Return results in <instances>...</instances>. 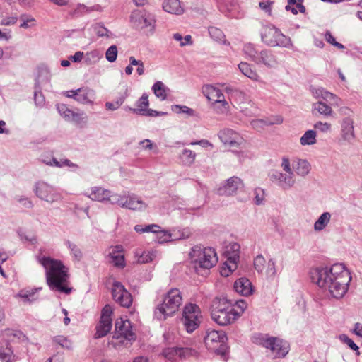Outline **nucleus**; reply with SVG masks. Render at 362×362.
Masks as SVG:
<instances>
[{
	"label": "nucleus",
	"mask_w": 362,
	"mask_h": 362,
	"mask_svg": "<svg viewBox=\"0 0 362 362\" xmlns=\"http://www.w3.org/2000/svg\"><path fill=\"white\" fill-rule=\"evenodd\" d=\"M310 278L326 295L337 299L344 297L351 281L350 273L343 264L314 268L310 271Z\"/></svg>",
	"instance_id": "f257e3e1"
},
{
	"label": "nucleus",
	"mask_w": 362,
	"mask_h": 362,
	"mask_svg": "<svg viewBox=\"0 0 362 362\" xmlns=\"http://www.w3.org/2000/svg\"><path fill=\"white\" fill-rule=\"evenodd\" d=\"M37 261L45 270L46 281L51 290L66 294L71 291L69 287V269L62 261L45 256L38 257Z\"/></svg>",
	"instance_id": "f03ea898"
},
{
	"label": "nucleus",
	"mask_w": 362,
	"mask_h": 362,
	"mask_svg": "<svg viewBox=\"0 0 362 362\" xmlns=\"http://www.w3.org/2000/svg\"><path fill=\"white\" fill-rule=\"evenodd\" d=\"M182 304V293L178 288L170 289L156 305L153 315L156 319L164 321L173 317Z\"/></svg>",
	"instance_id": "7ed1b4c3"
},
{
	"label": "nucleus",
	"mask_w": 362,
	"mask_h": 362,
	"mask_svg": "<svg viewBox=\"0 0 362 362\" xmlns=\"http://www.w3.org/2000/svg\"><path fill=\"white\" fill-rule=\"evenodd\" d=\"M211 315L212 320L221 326L230 325L239 318L235 306L225 298L214 300Z\"/></svg>",
	"instance_id": "20e7f679"
},
{
	"label": "nucleus",
	"mask_w": 362,
	"mask_h": 362,
	"mask_svg": "<svg viewBox=\"0 0 362 362\" xmlns=\"http://www.w3.org/2000/svg\"><path fill=\"white\" fill-rule=\"evenodd\" d=\"M226 341V334L221 330L209 329L204 337L206 347L219 355L224 361H227L228 359V347Z\"/></svg>",
	"instance_id": "39448f33"
},
{
	"label": "nucleus",
	"mask_w": 362,
	"mask_h": 362,
	"mask_svg": "<svg viewBox=\"0 0 362 362\" xmlns=\"http://www.w3.org/2000/svg\"><path fill=\"white\" fill-rule=\"evenodd\" d=\"M189 255L192 261L203 269H211L218 262L217 254L212 247L196 246L192 249Z\"/></svg>",
	"instance_id": "423d86ee"
},
{
	"label": "nucleus",
	"mask_w": 362,
	"mask_h": 362,
	"mask_svg": "<svg viewBox=\"0 0 362 362\" xmlns=\"http://www.w3.org/2000/svg\"><path fill=\"white\" fill-rule=\"evenodd\" d=\"M256 340L257 343L270 350L274 358H284L288 353L289 344L279 338L259 335Z\"/></svg>",
	"instance_id": "0eeeda50"
},
{
	"label": "nucleus",
	"mask_w": 362,
	"mask_h": 362,
	"mask_svg": "<svg viewBox=\"0 0 362 362\" xmlns=\"http://www.w3.org/2000/svg\"><path fill=\"white\" fill-rule=\"evenodd\" d=\"M262 41L271 47H288L291 39L284 35L279 29L272 25H264L261 30Z\"/></svg>",
	"instance_id": "6e6552de"
},
{
	"label": "nucleus",
	"mask_w": 362,
	"mask_h": 362,
	"mask_svg": "<svg viewBox=\"0 0 362 362\" xmlns=\"http://www.w3.org/2000/svg\"><path fill=\"white\" fill-rule=\"evenodd\" d=\"M202 313L199 307L194 303H187L182 310L181 321L187 332H194L199 325Z\"/></svg>",
	"instance_id": "1a4fd4ad"
},
{
	"label": "nucleus",
	"mask_w": 362,
	"mask_h": 362,
	"mask_svg": "<svg viewBox=\"0 0 362 362\" xmlns=\"http://www.w3.org/2000/svg\"><path fill=\"white\" fill-rule=\"evenodd\" d=\"M240 246L237 243H230L225 248L226 260L221 269V274L223 276H228L238 267V262L240 258Z\"/></svg>",
	"instance_id": "9d476101"
},
{
	"label": "nucleus",
	"mask_w": 362,
	"mask_h": 362,
	"mask_svg": "<svg viewBox=\"0 0 362 362\" xmlns=\"http://www.w3.org/2000/svg\"><path fill=\"white\" fill-rule=\"evenodd\" d=\"M202 91L207 99L213 102L214 108L218 112L225 113L228 111L229 105L218 88L211 85H206L203 87Z\"/></svg>",
	"instance_id": "9b49d317"
},
{
	"label": "nucleus",
	"mask_w": 362,
	"mask_h": 362,
	"mask_svg": "<svg viewBox=\"0 0 362 362\" xmlns=\"http://www.w3.org/2000/svg\"><path fill=\"white\" fill-rule=\"evenodd\" d=\"M112 308L110 305H105L101 311L100 320L95 327V338L105 337L112 329Z\"/></svg>",
	"instance_id": "f8f14e48"
},
{
	"label": "nucleus",
	"mask_w": 362,
	"mask_h": 362,
	"mask_svg": "<svg viewBox=\"0 0 362 362\" xmlns=\"http://www.w3.org/2000/svg\"><path fill=\"white\" fill-rule=\"evenodd\" d=\"M197 351L192 348L168 347L163 350L162 355L171 362H179L182 358L197 356Z\"/></svg>",
	"instance_id": "ddd939ff"
},
{
	"label": "nucleus",
	"mask_w": 362,
	"mask_h": 362,
	"mask_svg": "<svg viewBox=\"0 0 362 362\" xmlns=\"http://www.w3.org/2000/svg\"><path fill=\"white\" fill-rule=\"evenodd\" d=\"M112 296L114 300L124 308H129L132 303V297L124 286L119 282L114 281L112 286Z\"/></svg>",
	"instance_id": "4468645a"
},
{
	"label": "nucleus",
	"mask_w": 362,
	"mask_h": 362,
	"mask_svg": "<svg viewBox=\"0 0 362 362\" xmlns=\"http://www.w3.org/2000/svg\"><path fill=\"white\" fill-rule=\"evenodd\" d=\"M244 187V182L240 177L233 176L217 189V193L221 196H231L236 194L237 192L243 189Z\"/></svg>",
	"instance_id": "2eb2a0df"
},
{
	"label": "nucleus",
	"mask_w": 362,
	"mask_h": 362,
	"mask_svg": "<svg viewBox=\"0 0 362 362\" xmlns=\"http://www.w3.org/2000/svg\"><path fill=\"white\" fill-rule=\"evenodd\" d=\"M132 22L139 28H149L152 30L155 20L150 13L145 11H134L131 15Z\"/></svg>",
	"instance_id": "dca6fc26"
},
{
	"label": "nucleus",
	"mask_w": 362,
	"mask_h": 362,
	"mask_svg": "<svg viewBox=\"0 0 362 362\" xmlns=\"http://www.w3.org/2000/svg\"><path fill=\"white\" fill-rule=\"evenodd\" d=\"M116 339L124 338L131 341L135 339V334L132 330L131 322L128 320H117L115 322V334Z\"/></svg>",
	"instance_id": "f3484780"
},
{
	"label": "nucleus",
	"mask_w": 362,
	"mask_h": 362,
	"mask_svg": "<svg viewBox=\"0 0 362 362\" xmlns=\"http://www.w3.org/2000/svg\"><path fill=\"white\" fill-rule=\"evenodd\" d=\"M220 139L221 141L230 148L244 146L245 139L236 132L230 129H226L221 132Z\"/></svg>",
	"instance_id": "a211bd4d"
},
{
	"label": "nucleus",
	"mask_w": 362,
	"mask_h": 362,
	"mask_svg": "<svg viewBox=\"0 0 362 362\" xmlns=\"http://www.w3.org/2000/svg\"><path fill=\"white\" fill-rule=\"evenodd\" d=\"M270 180L279 182L280 186L284 189H289L292 187L296 182L295 175L287 173H282L276 172L275 173L270 175Z\"/></svg>",
	"instance_id": "6ab92c4d"
},
{
	"label": "nucleus",
	"mask_w": 362,
	"mask_h": 362,
	"mask_svg": "<svg viewBox=\"0 0 362 362\" xmlns=\"http://www.w3.org/2000/svg\"><path fill=\"white\" fill-rule=\"evenodd\" d=\"M234 289L238 293L243 296H248L253 292L251 282L245 277H241L235 281Z\"/></svg>",
	"instance_id": "aec40b11"
},
{
	"label": "nucleus",
	"mask_w": 362,
	"mask_h": 362,
	"mask_svg": "<svg viewBox=\"0 0 362 362\" xmlns=\"http://www.w3.org/2000/svg\"><path fill=\"white\" fill-rule=\"evenodd\" d=\"M341 136L344 140L351 141L355 137L354 129V120L351 117H346L341 122Z\"/></svg>",
	"instance_id": "412c9836"
},
{
	"label": "nucleus",
	"mask_w": 362,
	"mask_h": 362,
	"mask_svg": "<svg viewBox=\"0 0 362 362\" xmlns=\"http://www.w3.org/2000/svg\"><path fill=\"white\" fill-rule=\"evenodd\" d=\"M52 188L44 182H40L37 183L35 187V194L42 200H45L47 202H54V200L51 199V192Z\"/></svg>",
	"instance_id": "4be33fe9"
},
{
	"label": "nucleus",
	"mask_w": 362,
	"mask_h": 362,
	"mask_svg": "<svg viewBox=\"0 0 362 362\" xmlns=\"http://www.w3.org/2000/svg\"><path fill=\"white\" fill-rule=\"evenodd\" d=\"M110 192L103 189L101 187H95L91 190V192L88 194V197L93 201L95 202H105L110 200Z\"/></svg>",
	"instance_id": "5701e85b"
},
{
	"label": "nucleus",
	"mask_w": 362,
	"mask_h": 362,
	"mask_svg": "<svg viewBox=\"0 0 362 362\" xmlns=\"http://www.w3.org/2000/svg\"><path fill=\"white\" fill-rule=\"evenodd\" d=\"M75 93V100L84 104L91 103L94 95L93 91L87 88H78Z\"/></svg>",
	"instance_id": "b1692460"
},
{
	"label": "nucleus",
	"mask_w": 362,
	"mask_h": 362,
	"mask_svg": "<svg viewBox=\"0 0 362 362\" xmlns=\"http://www.w3.org/2000/svg\"><path fill=\"white\" fill-rule=\"evenodd\" d=\"M313 93L316 98H322L327 102H332V105H338L337 100L338 98L336 95L325 90L324 88H316L313 89Z\"/></svg>",
	"instance_id": "393cba45"
},
{
	"label": "nucleus",
	"mask_w": 362,
	"mask_h": 362,
	"mask_svg": "<svg viewBox=\"0 0 362 362\" xmlns=\"http://www.w3.org/2000/svg\"><path fill=\"white\" fill-rule=\"evenodd\" d=\"M163 8L170 13L180 15L183 13V8L179 0H165L163 3Z\"/></svg>",
	"instance_id": "a878e982"
},
{
	"label": "nucleus",
	"mask_w": 362,
	"mask_h": 362,
	"mask_svg": "<svg viewBox=\"0 0 362 362\" xmlns=\"http://www.w3.org/2000/svg\"><path fill=\"white\" fill-rule=\"evenodd\" d=\"M255 62L257 64L262 63L267 66L272 67L276 64V60L271 51L264 49L259 52L257 60Z\"/></svg>",
	"instance_id": "bb28decb"
},
{
	"label": "nucleus",
	"mask_w": 362,
	"mask_h": 362,
	"mask_svg": "<svg viewBox=\"0 0 362 362\" xmlns=\"http://www.w3.org/2000/svg\"><path fill=\"white\" fill-rule=\"evenodd\" d=\"M238 68L243 74L250 78V79L253 81L259 80V75L257 73L256 70L252 68L251 64L242 62L238 64Z\"/></svg>",
	"instance_id": "cd10ccee"
},
{
	"label": "nucleus",
	"mask_w": 362,
	"mask_h": 362,
	"mask_svg": "<svg viewBox=\"0 0 362 362\" xmlns=\"http://www.w3.org/2000/svg\"><path fill=\"white\" fill-rule=\"evenodd\" d=\"M293 168L298 175L304 177L310 173L311 168L310 163L306 160L298 159L293 165Z\"/></svg>",
	"instance_id": "c85d7f7f"
},
{
	"label": "nucleus",
	"mask_w": 362,
	"mask_h": 362,
	"mask_svg": "<svg viewBox=\"0 0 362 362\" xmlns=\"http://www.w3.org/2000/svg\"><path fill=\"white\" fill-rule=\"evenodd\" d=\"M152 90L156 97L159 98L161 100L167 98L168 92L170 91L169 88L161 81L156 82L152 87Z\"/></svg>",
	"instance_id": "c756f323"
},
{
	"label": "nucleus",
	"mask_w": 362,
	"mask_h": 362,
	"mask_svg": "<svg viewBox=\"0 0 362 362\" xmlns=\"http://www.w3.org/2000/svg\"><path fill=\"white\" fill-rule=\"evenodd\" d=\"M331 215L329 212H324L314 224V229L316 231H320L323 230L329 223L330 221Z\"/></svg>",
	"instance_id": "7c9ffc66"
},
{
	"label": "nucleus",
	"mask_w": 362,
	"mask_h": 362,
	"mask_svg": "<svg viewBox=\"0 0 362 362\" xmlns=\"http://www.w3.org/2000/svg\"><path fill=\"white\" fill-rule=\"evenodd\" d=\"M313 108L317 110L320 115L325 117H332L333 115V110L330 105H327L323 102H317L313 104Z\"/></svg>",
	"instance_id": "2f4dec72"
},
{
	"label": "nucleus",
	"mask_w": 362,
	"mask_h": 362,
	"mask_svg": "<svg viewBox=\"0 0 362 362\" xmlns=\"http://www.w3.org/2000/svg\"><path fill=\"white\" fill-rule=\"evenodd\" d=\"M149 105L148 97L146 94H143L142 96L137 100L136 106V108L131 109L134 112L141 113L145 112Z\"/></svg>",
	"instance_id": "473e14b6"
},
{
	"label": "nucleus",
	"mask_w": 362,
	"mask_h": 362,
	"mask_svg": "<svg viewBox=\"0 0 362 362\" xmlns=\"http://www.w3.org/2000/svg\"><path fill=\"white\" fill-rule=\"evenodd\" d=\"M316 132L314 130H308L300 139L302 146L313 145L316 143Z\"/></svg>",
	"instance_id": "72a5a7b5"
},
{
	"label": "nucleus",
	"mask_w": 362,
	"mask_h": 362,
	"mask_svg": "<svg viewBox=\"0 0 362 362\" xmlns=\"http://www.w3.org/2000/svg\"><path fill=\"white\" fill-rule=\"evenodd\" d=\"M135 256L137 257V262L141 264L148 263L153 260L155 255L153 252L136 250Z\"/></svg>",
	"instance_id": "f704fd0d"
},
{
	"label": "nucleus",
	"mask_w": 362,
	"mask_h": 362,
	"mask_svg": "<svg viewBox=\"0 0 362 362\" xmlns=\"http://www.w3.org/2000/svg\"><path fill=\"white\" fill-rule=\"evenodd\" d=\"M39 289L22 290L19 292L18 296L25 301L33 302L37 299V296L35 294Z\"/></svg>",
	"instance_id": "c9c22d12"
},
{
	"label": "nucleus",
	"mask_w": 362,
	"mask_h": 362,
	"mask_svg": "<svg viewBox=\"0 0 362 362\" xmlns=\"http://www.w3.org/2000/svg\"><path fill=\"white\" fill-rule=\"evenodd\" d=\"M127 88H124L123 93L120 95L119 98H117V100L115 103H106L105 106L107 109L110 110H117L125 100V98L127 96Z\"/></svg>",
	"instance_id": "e433bc0d"
},
{
	"label": "nucleus",
	"mask_w": 362,
	"mask_h": 362,
	"mask_svg": "<svg viewBox=\"0 0 362 362\" xmlns=\"http://www.w3.org/2000/svg\"><path fill=\"white\" fill-rule=\"evenodd\" d=\"M57 109L60 115L64 116V117L66 119H74L75 117H78L77 114L69 110L64 104L59 105L57 106Z\"/></svg>",
	"instance_id": "4c0bfd02"
},
{
	"label": "nucleus",
	"mask_w": 362,
	"mask_h": 362,
	"mask_svg": "<svg viewBox=\"0 0 362 362\" xmlns=\"http://www.w3.org/2000/svg\"><path fill=\"white\" fill-rule=\"evenodd\" d=\"M44 163L47 165L51 166H55L58 168H61L62 166H74V165L68 159H62L60 161H58L56 158H52L49 160H44Z\"/></svg>",
	"instance_id": "58836bf2"
},
{
	"label": "nucleus",
	"mask_w": 362,
	"mask_h": 362,
	"mask_svg": "<svg viewBox=\"0 0 362 362\" xmlns=\"http://www.w3.org/2000/svg\"><path fill=\"white\" fill-rule=\"evenodd\" d=\"M244 53L250 57L255 62L257 60L259 52L257 51L252 44L248 43L244 46Z\"/></svg>",
	"instance_id": "ea45409f"
},
{
	"label": "nucleus",
	"mask_w": 362,
	"mask_h": 362,
	"mask_svg": "<svg viewBox=\"0 0 362 362\" xmlns=\"http://www.w3.org/2000/svg\"><path fill=\"white\" fill-rule=\"evenodd\" d=\"M195 158H196V153L189 149L183 150L182 155H181V158H182V161L185 164H188V165L192 164L195 160Z\"/></svg>",
	"instance_id": "a19ab883"
},
{
	"label": "nucleus",
	"mask_w": 362,
	"mask_h": 362,
	"mask_svg": "<svg viewBox=\"0 0 362 362\" xmlns=\"http://www.w3.org/2000/svg\"><path fill=\"white\" fill-rule=\"evenodd\" d=\"M13 351L8 348L0 350V362H13Z\"/></svg>",
	"instance_id": "79ce46f5"
},
{
	"label": "nucleus",
	"mask_w": 362,
	"mask_h": 362,
	"mask_svg": "<svg viewBox=\"0 0 362 362\" xmlns=\"http://www.w3.org/2000/svg\"><path fill=\"white\" fill-rule=\"evenodd\" d=\"M267 194L264 189L260 187H257L254 189V199L257 204H260L263 202H267Z\"/></svg>",
	"instance_id": "37998d69"
},
{
	"label": "nucleus",
	"mask_w": 362,
	"mask_h": 362,
	"mask_svg": "<svg viewBox=\"0 0 362 362\" xmlns=\"http://www.w3.org/2000/svg\"><path fill=\"white\" fill-rule=\"evenodd\" d=\"M117 47L116 45H111L105 53L106 59L110 62H114L117 57Z\"/></svg>",
	"instance_id": "c03bdc74"
},
{
	"label": "nucleus",
	"mask_w": 362,
	"mask_h": 362,
	"mask_svg": "<svg viewBox=\"0 0 362 362\" xmlns=\"http://www.w3.org/2000/svg\"><path fill=\"white\" fill-rule=\"evenodd\" d=\"M66 245L71 250L72 255L77 259H80L82 257V253L79 247L74 243L69 240H66L65 243Z\"/></svg>",
	"instance_id": "a18cd8bd"
},
{
	"label": "nucleus",
	"mask_w": 362,
	"mask_h": 362,
	"mask_svg": "<svg viewBox=\"0 0 362 362\" xmlns=\"http://www.w3.org/2000/svg\"><path fill=\"white\" fill-rule=\"evenodd\" d=\"M110 263L114 266L119 268H123L125 266L124 255L113 256V257L108 258Z\"/></svg>",
	"instance_id": "49530a36"
},
{
	"label": "nucleus",
	"mask_w": 362,
	"mask_h": 362,
	"mask_svg": "<svg viewBox=\"0 0 362 362\" xmlns=\"http://www.w3.org/2000/svg\"><path fill=\"white\" fill-rule=\"evenodd\" d=\"M325 39L328 43L337 47L339 49H344V46L342 44H341L335 40V38L332 36L330 31H329V30L326 31V33L325 34Z\"/></svg>",
	"instance_id": "de8ad7c7"
},
{
	"label": "nucleus",
	"mask_w": 362,
	"mask_h": 362,
	"mask_svg": "<svg viewBox=\"0 0 362 362\" xmlns=\"http://www.w3.org/2000/svg\"><path fill=\"white\" fill-rule=\"evenodd\" d=\"M173 110L177 113H185L189 116L194 115V110L187 106L175 105L172 107Z\"/></svg>",
	"instance_id": "09e8293b"
},
{
	"label": "nucleus",
	"mask_w": 362,
	"mask_h": 362,
	"mask_svg": "<svg viewBox=\"0 0 362 362\" xmlns=\"http://www.w3.org/2000/svg\"><path fill=\"white\" fill-rule=\"evenodd\" d=\"M266 260L262 255H257L254 259L255 269L258 272H262L264 268Z\"/></svg>",
	"instance_id": "8fccbe9b"
},
{
	"label": "nucleus",
	"mask_w": 362,
	"mask_h": 362,
	"mask_svg": "<svg viewBox=\"0 0 362 362\" xmlns=\"http://www.w3.org/2000/svg\"><path fill=\"white\" fill-rule=\"evenodd\" d=\"M88 206L85 205H76L74 209V213L81 218H84L88 216Z\"/></svg>",
	"instance_id": "3c124183"
},
{
	"label": "nucleus",
	"mask_w": 362,
	"mask_h": 362,
	"mask_svg": "<svg viewBox=\"0 0 362 362\" xmlns=\"http://www.w3.org/2000/svg\"><path fill=\"white\" fill-rule=\"evenodd\" d=\"M156 234L160 243H166L170 240L171 234L168 231L161 230L160 228L159 232H157Z\"/></svg>",
	"instance_id": "603ef678"
},
{
	"label": "nucleus",
	"mask_w": 362,
	"mask_h": 362,
	"mask_svg": "<svg viewBox=\"0 0 362 362\" xmlns=\"http://www.w3.org/2000/svg\"><path fill=\"white\" fill-rule=\"evenodd\" d=\"M314 128L321 132L327 133L331 130L332 124L327 122H317L314 124Z\"/></svg>",
	"instance_id": "864d4df0"
},
{
	"label": "nucleus",
	"mask_w": 362,
	"mask_h": 362,
	"mask_svg": "<svg viewBox=\"0 0 362 362\" xmlns=\"http://www.w3.org/2000/svg\"><path fill=\"white\" fill-rule=\"evenodd\" d=\"M54 341L62 347L66 349H70L71 347V342L65 337L57 336L54 338Z\"/></svg>",
	"instance_id": "5fc2aeb1"
},
{
	"label": "nucleus",
	"mask_w": 362,
	"mask_h": 362,
	"mask_svg": "<svg viewBox=\"0 0 362 362\" xmlns=\"http://www.w3.org/2000/svg\"><path fill=\"white\" fill-rule=\"evenodd\" d=\"M281 167L282 168L284 172L288 174L294 175V173L291 168L290 160L287 157H284L282 158Z\"/></svg>",
	"instance_id": "6e6d98bb"
},
{
	"label": "nucleus",
	"mask_w": 362,
	"mask_h": 362,
	"mask_svg": "<svg viewBox=\"0 0 362 362\" xmlns=\"http://www.w3.org/2000/svg\"><path fill=\"white\" fill-rule=\"evenodd\" d=\"M340 339L342 341L347 344L351 349L354 351H358V346L354 343V341L351 339H350L346 335H341Z\"/></svg>",
	"instance_id": "4d7b16f0"
},
{
	"label": "nucleus",
	"mask_w": 362,
	"mask_h": 362,
	"mask_svg": "<svg viewBox=\"0 0 362 362\" xmlns=\"http://www.w3.org/2000/svg\"><path fill=\"white\" fill-rule=\"evenodd\" d=\"M209 33L210 35L216 40H221L223 36V32L220 29L215 27L209 28Z\"/></svg>",
	"instance_id": "13d9d810"
},
{
	"label": "nucleus",
	"mask_w": 362,
	"mask_h": 362,
	"mask_svg": "<svg viewBox=\"0 0 362 362\" xmlns=\"http://www.w3.org/2000/svg\"><path fill=\"white\" fill-rule=\"evenodd\" d=\"M123 254V247L121 245H116L111 248V251L109 252L107 257H113V256L122 255Z\"/></svg>",
	"instance_id": "bf43d9fd"
},
{
	"label": "nucleus",
	"mask_w": 362,
	"mask_h": 362,
	"mask_svg": "<svg viewBox=\"0 0 362 362\" xmlns=\"http://www.w3.org/2000/svg\"><path fill=\"white\" fill-rule=\"evenodd\" d=\"M276 273L275 261L273 259H270L267 262V274L269 276H274Z\"/></svg>",
	"instance_id": "052dcab7"
},
{
	"label": "nucleus",
	"mask_w": 362,
	"mask_h": 362,
	"mask_svg": "<svg viewBox=\"0 0 362 362\" xmlns=\"http://www.w3.org/2000/svg\"><path fill=\"white\" fill-rule=\"evenodd\" d=\"M272 3H273L272 1H261V2H259V6L261 9L264 11L269 15H271Z\"/></svg>",
	"instance_id": "680f3d73"
},
{
	"label": "nucleus",
	"mask_w": 362,
	"mask_h": 362,
	"mask_svg": "<svg viewBox=\"0 0 362 362\" xmlns=\"http://www.w3.org/2000/svg\"><path fill=\"white\" fill-rule=\"evenodd\" d=\"M235 308L237 310V313H239V317L243 313L245 310L247 308V303L245 300H240L236 302Z\"/></svg>",
	"instance_id": "e2e57ef3"
},
{
	"label": "nucleus",
	"mask_w": 362,
	"mask_h": 362,
	"mask_svg": "<svg viewBox=\"0 0 362 362\" xmlns=\"http://www.w3.org/2000/svg\"><path fill=\"white\" fill-rule=\"evenodd\" d=\"M166 112H158L151 109L146 110L145 112L141 113L142 115L150 116V117H158L165 115Z\"/></svg>",
	"instance_id": "0e129e2a"
},
{
	"label": "nucleus",
	"mask_w": 362,
	"mask_h": 362,
	"mask_svg": "<svg viewBox=\"0 0 362 362\" xmlns=\"http://www.w3.org/2000/svg\"><path fill=\"white\" fill-rule=\"evenodd\" d=\"M160 229V226L156 224H150L144 226V230L145 233H156L157 232H159V230Z\"/></svg>",
	"instance_id": "69168bd1"
},
{
	"label": "nucleus",
	"mask_w": 362,
	"mask_h": 362,
	"mask_svg": "<svg viewBox=\"0 0 362 362\" xmlns=\"http://www.w3.org/2000/svg\"><path fill=\"white\" fill-rule=\"evenodd\" d=\"M17 18L11 16V17H6L2 19L1 22V25H13L16 23Z\"/></svg>",
	"instance_id": "338daca9"
},
{
	"label": "nucleus",
	"mask_w": 362,
	"mask_h": 362,
	"mask_svg": "<svg viewBox=\"0 0 362 362\" xmlns=\"http://www.w3.org/2000/svg\"><path fill=\"white\" fill-rule=\"evenodd\" d=\"M84 57L83 52H76L73 56L70 57V59L74 62H80Z\"/></svg>",
	"instance_id": "774afa93"
}]
</instances>
